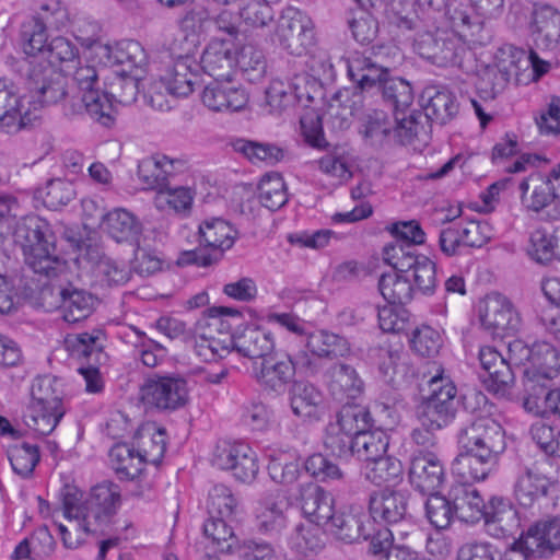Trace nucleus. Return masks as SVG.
I'll return each mask as SVG.
<instances>
[{
	"mask_svg": "<svg viewBox=\"0 0 560 560\" xmlns=\"http://www.w3.org/2000/svg\"><path fill=\"white\" fill-rule=\"evenodd\" d=\"M453 31L435 30L418 33L415 38L417 54L438 67H463L468 55L466 42L474 45H487L491 32L481 18L472 15L465 8H454L446 12Z\"/></svg>",
	"mask_w": 560,
	"mask_h": 560,
	"instance_id": "nucleus-1",
	"label": "nucleus"
},
{
	"mask_svg": "<svg viewBox=\"0 0 560 560\" xmlns=\"http://www.w3.org/2000/svg\"><path fill=\"white\" fill-rule=\"evenodd\" d=\"M13 241L22 248L25 264L35 272L55 277L61 265L51 225L38 215L22 218L14 225Z\"/></svg>",
	"mask_w": 560,
	"mask_h": 560,
	"instance_id": "nucleus-2",
	"label": "nucleus"
},
{
	"mask_svg": "<svg viewBox=\"0 0 560 560\" xmlns=\"http://www.w3.org/2000/svg\"><path fill=\"white\" fill-rule=\"evenodd\" d=\"M421 118L420 110H412L408 116L394 115L392 119L382 109H370L359 119V133L364 143L373 149L411 144L425 133Z\"/></svg>",
	"mask_w": 560,
	"mask_h": 560,
	"instance_id": "nucleus-3",
	"label": "nucleus"
},
{
	"mask_svg": "<svg viewBox=\"0 0 560 560\" xmlns=\"http://www.w3.org/2000/svg\"><path fill=\"white\" fill-rule=\"evenodd\" d=\"M22 68H25V85L35 110L59 102H63V108L69 103L73 95L69 80L51 63L24 61Z\"/></svg>",
	"mask_w": 560,
	"mask_h": 560,
	"instance_id": "nucleus-4",
	"label": "nucleus"
},
{
	"mask_svg": "<svg viewBox=\"0 0 560 560\" xmlns=\"http://www.w3.org/2000/svg\"><path fill=\"white\" fill-rule=\"evenodd\" d=\"M79 95H72L65 104L63 114L69 117L83 113L104 127L109 128L112 122V105L98 88V74L93 66L79 67L73 75Z\"/></svg>",
	"mask_w": 560,
	"mask_h": 560,
	"instance_id": "nucleus-5",
	"label": "nucleus"
},
{
	"mask_svg": "<svg viewBox=\"0 0 560 560\" xmlns=\"http://www.w3.org/2000/svg\"><path fill=\"white\" fill-rule=\"evenodd\" d=\"M522 63L533 68L534 79L537 80L549 71V62L541 60L538 55L530 50L526 56L522 49L509 47V50H501V57L494 67L485 70L479 80L478 89L488 97H495L502 92L512 77L518 75Z\"/></svg>",
	"mask_w": 560,
	"mask_h": 560,
	"instance_id": "nucleus-6",
	"label": "nucleus"
},
{
	"mask_svg": "<svg viewBox=\"0 0 560 560\" xmlns=\"http://www.w3.org/2000/svg\"><path fill=\"white\" fill-rule=\"evenodd\" d=\"M430 395L419 407L418 417L428 431L441 430L448 425L457 412V389L455 385L441 373L429 381Z\"/></svg>",
	"mask_w": 560,
	"mask_h": 560,
	"instance_id": "nucleus-7",
	"label": "nucleus"
},
{
	"mask_svg": "<svg viewBox=\"0 0 560 560\" xmlns=\"http://www.w3.org/2000/svg\"><path fill=\"white\" fill-rule=\"evenodd\" d=\"M384 261L394 269L408 273L415 293L420 292L423 295H431L436 288V267L435 264L425 255L416 252L405 250V247L398 245H386L383 250Z\"/></svg>",
	"mask_w": 560,
	"mask_h": 560,
	"instance_id": "nucleus-8",
	"label": "nucleus"
},
{
	"mask_svg": "<svg viewBox=\"0 0 560 560\" xmlns=\"http://www.w3.org/2000/svg\"><path fill=\"white\" fill-rule=\"evenodd\" d=\"M69 15L67 8L59 0L43 3L36 15L21 25V38L25 54L42 51L48 39V30H60L67 25Z\"/></svg>",
	"mask_w": 560,
	"mask_h": 560,
	"instance_id": "nucleus-9",
	"label": "nucleus"
},
{
	"mask_svg": "<svg viewBox=\"0 0 560 560\" xmlns=\"http://www.w3.org/2000/svg\"><path fill=\"white\" fill-rule=\"evenodd\" d=\"M314 28L312 19L305 12L287 7L277 21L275 36L283 49L299 56L315 46Z\"/></svg>",
	"mask_w": 560,
	"mask_h": 560,
	"instance_id": "nucleus-10",
	"label": "nucleus"
},
{
	"mask_svg": "<svg viewBox=\"0 0 560 560\" xmlns=\"http://www.w3.org/2000/svg\"><path fill=\"white\" fill-rule=\"evenodd\" d=\"M410 492L402 489L383 488L373 491L369 497V513L374 522L385 524V528L412 527L409 513Z\"/></svg>",
	"mask_w": 560,
	"mask_h": 560,
	"instance_id": "nucleus-11",
	"label": "nucleus"
},
{
	"mask_svg": "<svg viewBox=\"0 0 560 560\" xmlns=\"http://www.w3.org/2000/svg\"><path fill=\"white\" fill-rule=\"evenodd\" d=\"M459 450H472L500 458L506 448L505 432L489 417H480L463 425L457 432Z\"/></svg>",
	"mask_w": 560,
	"mask_h": 560,
	"instance_id": "nucleus-12",
	"label": "nucleus"
},
{
	"mask_svg": "<svg viewBox=\"0 0 560 560\" xmlns=\"http://www.w3.org/2000/svg\"><path fill=\"white\" fill-rule=\"evenodd\" d=\"M121 504L120 487L105 480L94 486L83 502V525L85 533H95L107 526Z\"/></svg>",
	"mask_w": 560,
	"mask_h": 560,
	"instance_id": "nucleus-13",
	"label": "nucleus"
},
{
	"mask_svg": "<svg viewBox=\"0 0 560 560\" xmlns=\"http://www.w3.org/2000/svg\"><path fill=\"white\" fill-rule=\"evenodd\" d=\"M187 381L179 375L149 377L140 388L144 406L161 411H174L188 402Z\"/></svg>",
	"mask_w": 560,
	"mask_h": 560,
	"instance_id": "nucleus-14",
	"label": "nucleus"
},
{
	"mask_svg": "<svg viewBox=\"0 0 560 560\" xmlns=\"http://www.w3.org/2000/svg\"><path fill=\"white\" fill-rule=\"evenodd\" d=\"M296 363L284 351H272L261 361L253 362V377L267 392L283 394L294 380Z\"/></svg>",
	"mask_w": 560,
	"mask_h": 560,
	"instance_id": "nucleus-15",
	"label": "nucleus"
},
{
	"mask_svg": "<svg viewBox=\"0 0 560 560\" xmlns=\"http://www.w3.org/2000/svg\"><path fill=\"white\" fill-rule=\"evenodd\" d=\"M481 326L493 338L514 335L521 327V316L512 302L500 293L488 295L480 314Z\"/></svg>",
	"mask_w": 560,
	"mask_h": 560,
	"instance_id": "nucleus-16",
	"label": "nucleus"
},
{
	"mask_svg": "<svg viewBox=\"0 0 560 560\" xmlns=\"http://www.w3.org/2000/svg\"><path fill=\"white\" fill-rule=\"evenodd\" d=\"M549 174L534 172L523 178L518 185L521 203L530 212L542 213L547 220V211L559 206L560 191Z\"/></svg>",
	"mask_w": 560,
	"mask_h": 560,
	"instance_id": "nucleus-17",
	"label": "nucleus"
},
{
	"mask_svg": "<svg viewBox=\"0 0 560 560\" xmlns=\"http://www.w3.org/2000/svg\"><path fill=\"white\" fill-rule=\"evenodd\" d=\"M212 464L220 469L231 470L242 482H252L259 469L255 452L243 443L218 445Z\"/></svg>",
	"mask_w": 560,
	"mask_h": 560,
	"instance_id": "nucleus-18",
	"label": "nucleus"
},
{
	"mask_svg": "<svg viewBox=\"0 0 560 560\" xmlns=\"http://www.w3.org/2000/svg\"><path fill=\"white\" fill-rule=\"evenodd\" d=\"M424 113L421 121L424 125L425 136L429 121L445 125L451 121L459 110V104L455 94L443 85H428L423 89L419 98Z\"/></svg>",
	"mask_w": 560,
	"mask_h": 560,
	"instance_id": "nucleus-19",
	"label": "nucleus"
},
{
	"mask_svg": "<svg viewBox=\"0 0 560 560\" xmlns=\"http://www.w3.org/2000/svg\"><path fill=\"white\" fill-rule=\"evenodd\" d=\"M368 357L378 366L382 380L398 388L413 377V371L399 349H393L389 345H377L370 347Z\"/></svg>",
	"mask_w": 560,
	"mask_h": 560,
	"instance_id": "nucleus-20",
	"label": "nucleus"
},
{
	"mask_svg": "<svg viewBox=\"0 0 560 560\" xmlns=\"http://www.w3.org/2000/svg\"><path fill=\"white\" fill-rule=\"evenodd\" d=\"M408 477L417 491L429 494L438 491L444 483L446 475L438 455L420 451L411 457Z\"/></svg>",
	"mask_w": 560,
	"mask_h": 560,
	"instance_id": "nucleus-21",
	"label": "nucleus"
},
{
	"mask_svg": "<svg viewBox=\"0 0 560 560\" xmlns=\"http://www.w3.org/2000/svg\"><path fill=\"white\" fill-rule=\"evenodd\" d=\"M348 75L361 94L378 93L389 69L378 65L365 54L355 52L347 61Z\"/></svg>",
	"mask_w": 560,
	"mask_h": 560,
	"instance_id": "nucleus-22",
	"label": "nucleus"
},
{
	"mask_svg": "<svg viewBox=\"0 0 560 560\" xmlns=\"http://www.w3.org/2000/svg\"><path fill=\"white\" fill-rule=\"evenodd\" d=\"M38 116L31 110L20 109V98L13 82L0 79V128L7 133H15L33 126Z\"/></svg>",
	"mask_w": 560,
	"mask_h": 560,
	"instance_id": "nucleus-23",
	"label": "nucleus"
},
{
	"mask_svg": "<svg viewBox=\"0 0 560 560\" xmlns=\"http://www.w3.org/2000/svg\"><path fill=\"white\" fill-rule=\"evenodd\" d=\"M201 100L213 112H238L247 105L248 94L232 80H213L205 86Z\"/></svg>",
	"mask_w": 560,
	"mask_h": 560,
	"instance_id": "nucleus-24",
	"label": "nucleus"
},
{
	"mask_svg": "<svg viewBox=\"0 0 560 560\" xmlns=\"http://www.w3.org/2000/svg\"><path fill=\"white\" fill-rule=\"evenodd\" d=\"M236 52L232 43L212 39L200 59V68L213 80H232L235 72Z\"/></svg>",
	"mask_w": 560,
	"mask_h": 560,
	"instance_id": "nucleus-25",
	"label": "nucleus"
},
{
	"mask_svg": "<svg viewBox=\"0 0 560 560\" xmlns=\"http://www.w3.org/2000/svg\"><path fill=\"white\" fill-rule=\"evenodd\" d=\"M532 33L538 48H555L560 43V12L549 4H535Z\"/></svg>",
	"mask_w": 560,
	"mask_h": 560,
	"instance_id": "nucleus-26",
	"label": "nucleus"
},
{
	"mask_svg": "<svg viewBox=\"0 0 560 560\" xmlns=\"http://www.w3.org/2000/svg\"><path fill=\"white\" fill-rule=\"evenodd\" d=\"M526 548L548 558L560 549V515L532 525L524 534Z\"/></svg>",
	"mask_w": 560,
	"mask_h": 560,
	"instance_id": "nucleus-27",
	"label": "nucleus"
},
{
	"mask_svg": "<svg viewBox=\"0 0 560 560\" xmlns=\"http://www.w3.org/2000/svg\"><path fill=\"white\" fill-rule=\"evenodd\" d=\"M192 49L188 48L185 56H179L172 68L162 77V82L170 94L185 97L192 93L198 83V65L189 57Z\"/></svg>",
	"mask_w": 560,
	"mask_h": 560,
	"instance_id": "nucleus-28",
	"label": "nucleus"
},
{
	"mask_svg": "<svg viewBox=\"0 0 560 560\" xmlns=\"http://www.w3.org/2000/svg\"><path fill=\"white\" fill-rule=\"evenodd\" d=\"M300 497L304 515L312 523L324 528L336 512L331 494L322 487L310 483L301 489Z\"/></svg>",
	"mask_w": 560,
	"mask_h": 560,
	"instance_id": "nucleus-29",
	"label": "nucleus"
},
{
	"mask_svg": "<svg viewBox=\"0 0 560 560\" xmlns=\"http://www.w3.org/2000/svg\"><path fill=\"white\" fill-rule=\"evenodd\" d=\"M450 495L458 520L475 523L485 516L486 502L471 485L467 482L454 485L450 489Z\"/></svg>",
	"mask_w": 560,
	"mask_h": 560,
	"instance_id": "nucleus-30",
	"label": "nucleus"
},
{
	"mask_svg": "<svg viewBox=\"0 0 560 560\" xmlns=\"http://www.w3.org/2000/svg\"><path fill=\"white\" fill-rule=\"evenodd\" d=\"M235 351L253 362L261 361L275 351L272 334L259 326H246L235 336Z\"/></svg>",
	"mask_w": 560,
	"mask_h": 560,
	"instance_id": "nucleus-31",
	"label": "nucleus"
},
{
	"mask_svg": "<svg viewBox=\"0 0 560 560\" xmlns=\"http://www.w3.org/2000/svg\"><path fill=\"white\" fill-rule=\"evenodd\" d=\"M328 388L338 401L358 398L364 390V382L357 370L346 363H335L328 370Z\"/></svg>",
	"mask_w": 560,
	"mask_h": 560,
	"instance_id": "nucleus-32",
	"label": "nucleus"
},
{
	"mask_svg": "<svg viewBox=\"0 0 560 560\" xmlns=\"http://www.w3.org/2000/svg\"><path fill=\"white\" fill-rule=\"evenodd\" d=\"M482 518L488 526H493L494 530L500 532L502 536L514 535L521 524L518 512L512 502L500 495L489 499Z\"/></svg>",
	"mask_w": 560,
	"mask_h": 560,
	"instance_id": "nucleus-33",
	"label": "nucleus"
},
{
	"mask_svg": "<svg viewBox=\"0 0 560 560\" xmlns=\"http://www.w3.org/2000/svg\"><path fill=\"white\" fill-rule=\"evenodd\" d=\"M104 231L117 243H137L142 233V224L130 211L117 208L103 218Z\"/></svg>",
	"mask_w": 560,
	"mask_h": 560,
	"instance_id": "nucleus-34",
	"label": "nucleus"
},
{
	"mask_svg": "<svg viewBox=\"0 0 560 560\" xmlns=\"http://www.w3.org/2000/svg\"><path fill=\"white\" fill-rule=\"evenodd\" d=\"M60 304L58 308L67 323H78L88 318L95 305V298L88 291L72 285L61 288L58 292Z\"/></svg>",
	"mask_w": 560,
	"mask_h": 560,
	"instance_id": "nucleus-35",
	"label": "nucleus"
},
{
	"mask_svg": "<svg viewBox=\"0 0 560 560\" xmlns=\"http://www.w3.org/2000/svg\"><path fill=\"white\" fill-rule=\"evenodd\" d=\"M288 504L278 494H268L259 503L257 528L261 534L277 537L287 526L285 510Z\"/></svg>",
	"mask_w": 560,
	"mask_h": 560,
	"instance_id": "nucleus-36",
	"label": "nucleus"
},
{
	"mask_svg": "<svg viewBox=\"0 0 560 560\" xmlns=\"http://www.w3.org/2000/svg\"><path fill=\"white\" fill-rule=\"evenodd\" d=\"M499 458L472 450H460L454 469L467 480H486L498 467Z\"/></svg>",
	"mask_w": 560,
	"mask_h": 560,
	"instance_id": "nucleus-37",
	"label": "nucleus"
},
{
	"mask_svg": "<svg viewBox=\"0 0 560 560\" xmlns=\"http://www.w3.org/2000/svg\"><path fill=\"white\" fill-rule=\"evenodd\" d=\"M323 530L347 544H352L360 538L371 540L373 536V534L365 528L363 516L351 512H335Z\"/></svg>",
	"mask_w": 560,
	"mask_h": 560,
	"instance_id": "nucleus-38",
	"label": "nucleus"
},
{
	"mask_svg": "<svg viewBox=\"0 0 560 560\" xmlns=\"http://www.w3.org/2000/svg\"><path fill=\"white\" fill-rule=\"evenodd\" d=\"M140 80L135 74H129L125 70L116 73L110 80L106 90H102V94L106 96V102L112 105V122L110 127L116 120V104L130 105L136 102L139 93Z\"/></svg>",
	"mask_w": 560,
	"mask_h": 560,
	"instance_id": "nucleus-39",
	"label": "nucleus"
},
{
	"mask_svg": "<svg viewBox=\"0 0 560 560\" xmlns=\"http://www.w3.org/2000/svg\"><path fill=\"white\" fill-rule=\"evenodd\" d=\"M199 235L201 245L213 252L219 250L222 255L224 250L233 246L237 231L228 221L212 218L199 225Z\"/></svg>",
	"mask_w": 560,
	"mask_h": 560,
	"instance_id": "nucleus-40",
	"label": "nucleus"
},
{
	"mask_svg": "<svg viewBox=\"0 0 560 560\" xmlns=\"http://www.w3.org/2000/svg\"><path fill=\"white\" fill-rule=\"evenodd\" d=\"M378 93H381L383 102L393 108L394 115L398 116H407L406 112L415 100L410 82L400 77H393L390 73L385 79Z\"/></svg>",
	"mask_w": 560,
	"mask_h": 560,
	"instance_id": "nucleus-41",
	"label": "nucleus"
},
{
	"mask_svg": "<svg viewBox=\"0 0 560 560\" xmlns=\"http://www.w3.org/2000/svg\"><path fill=\"white\" fill-rule=\"evenodd\" d=\"M370 551L377 560H424L411 548L394 545V529L381 528L373 533Z\"/></svg>",
	"mask_w": 560,
	"mask_h": 560,
	"instance_id": "nucleus-42",
	"label": "nucleus"
},
{
	"mask_svg": "<svg viewBox=\"0 0 560 560\" xmlns=\"http://www.w3.org/2000/svg\"><path fill=\"white\" fill-rule=\"evenodd\" d=\"M305 348L318 358H338L350 353L351 347L343 336L319 330L308 334L305 340Z\"/></svg>",
	"mask_w": 560,
	"mask_h": 560,
	"instance_id": "nucleus-43",
	"label": "nucleus"
},
{
	"mask_svg": "<svg viewBox=\"0 0 560 560\" xmlns=\"http://www.w3.org/2000/svg\"><path fill=\"white\" fill-rule=\"evenodd\" d=\"M112 467L119 479L133 480L143 470L145 462L133 447L126 443L114 445L109 451Z\"/></svg>",
	"mask_w": 560,
	"mask_h": 560,
	"instance_id": "nucleus-44",
	"label": "nucleus"
},
{
	"mask_svg": "<svg viewBox=\"0 0 560 560\" xmlns=\"http://www.w3.org/2000/svg\"><path fill=\"white\" fill-rule=\"evenodd\" d=\"M550 482L540 474L526 469L516 479L514 495L517 502L524 508H532L537 501L548 493Z\"/></svg>",
	"mask_w": 560,
	"mask_h": 560,
	"instance_id": "nucleus-45",
	"label": "nucleus"
},
{
	"mask_svg": "<svg viewBox=\"0 0 560 560\" xmlns=\"http://www.w3.org/2000/svg\"><path fill=\"white\" fill-rule=\"evenodd\" d=\"M290 395L294 415L301 418H318L323 395L313 384L304 381L294 382Z\"/></svg>",
	"mask_w": 560,
	"mask_h": 560,
	"instance_id": "nucleus-46",
	"label": "nucleus"
},
{
	"mask_svg": "<svg viewBox=\"0 0 560 560\" xmlns=\"http://www.w3.org/2000/svg\"><path fill=\"white\" fill-rule=\"evenodd\" d=\"M378 290L382 296L392 305L406 304L413 299L415 294L409 275L396 269L381 276Z\"/></svg>",
	"mask_w": 560,
	"mask_h": 560,
	"instance_id": "nucleus-47",
	"label": "nucleus"
},
{
	"mask_svg": "<svg viewBox=\"0 0 560 560\" xmlns=\"http://www.w3.org/2000/svg\"><path fill=\"white\" fill-rule=\"evenodd\" d=\"M334 423L343 432L358 438L372 429L373 418L366 407L347 401L338 411Z\"/></svg>",
	"mask_w": 560,
	"mask_h": 560,
	"instance_id": "nucleus-48",
	"label": "nucleus"
},
{
	"mask_svg": "<svg viewBox=\"0 0 560 560\" xmlns=\"http://www.w3.org/2000/svg\"><path fill=\"white\" fill-rule=\"evenodd\" d=\"M235 152L244 155L252 163L266 162L276 164L283 160L284 151L277 144L247 139H236L232 142Z\"/></svg>",
	"mask_w": 560,
	"mask_h": 560,
	"instance_id": "nucleus-49",
	"label": "nucleus"
},
{
	"mask_svg": "<svg viewBox=\"0 0 560 560\" xmlns=\"http://www.w3.org/2000/svg\"><path fill=\"white\" fill-rule=\"evenodd\" d=\"M558 238L546 229L534 230L529 235L527 255L541 266H549L558 260Z\"/></svg>",
	"mask_w": 560,
	"mask_h": 560,
	"instance_id": "nucleus-50",
	"label": "nucleus"
},
{
	"mask_svg": "<svg viewBox=\"0 0 560 560\" xmlns=\"http://www.w3.org/2000/svg\"><path fill=\"white\" fill-rule=\"evenodd\" d=\"M235 67L240 69L245 80L256 83L266 75L267 60L260 48L246 44L236 54Z\"/></svg>",
	"mask_w": 560,
	"mask_h": 560,
	"instance_id": "nucleus-51",
	"label": "nucleus"
},
{
	"mask_svg": "<svg viewBox=\"0 0 560 560\" xmlns=\"http://www.w3.org/2000/svg\"><path fill=\"white\" fill-rule=\"evenodd\" d=\"M75 197V189L71 182L61 178L50 179L45 187L35 190V198L40 199L50 210H59Z\"/></svg>",
	"mask_w": 560,
	"mask_h": 560,
	"instance_id": "nucleus-52",
	"label": "nucleus"
},
{
	"mask_svg": "<svg viewBox=\"0 0 560 560\" xmlns=\"http://www.w3.org/2000/svg\"><path fill=\"white\" fill-rule=\"evenodd\" d=\"M354 445L353 456L369 464L387 453L389 436L383 430L370 429L354 440Z\"/></svg>",
	"mask_w": 560,
	"mask_h": 560,
	"instance_id": "nucleus-53",
	"label": "nucleus"
},
{
	"mask_svg": "<svg viewBox=\"0 0 560 560\" xmlns=\"http://www.w3.org/2000/svg\"><path fill=\"white\" fill-rule=\"evenodd\" d=\"M425 516L436 529H447L456 517L450 493L432 492L424 503Z\"/></svg>",
	"mask_w": 560,
	"mask_h": 560,
	"instance_id": "nucleus-54",
	"label": "nucleus"
},
{
	"mask_svg": "<svg viewBox=\"0 0 560 560\" xmlns=\"http://www.w3.org/2000/svg\"><path fill=\"white\" fill-rule=\"evenodd\" d=\"M7 454L13 471L22 478L31 477L40 460L39 447L26 442L10 446Z\"/></svg>",
	"mask_w": 560,
	"mask_h": 560,
	"instance_id": "nucleus-55",
	"label": "nucleus"
},
{
	"mask_svg": "<svg viewBox=\"0 0 560 560\" xmlns=\"http://www.w3.org/2000/svg\"><path fill=\"white\" fill-rule=\"evenodd\" d=\"M232 521L233 518L209 515L203 524L205 536L211 539L220 552H232L237 541L231 525Z\"/></svg>",
	"mask_w": 560,
	"mask_h": 560,
	"instance_id": "nucleus-56",
	"label": "nucleus"
},
{
	"mask_svg": "<svg viewBox=\"0 0 560 560\" xmlns=\"http://www.w3.org/2000/svg\"><path fill=\"white\" fill-rule=\"evenodd\" d=\"M402 464L387 454L365 465V478L376 486L396 482L402 476Z\"/></svg>",
	"mask_w": 560,
	"mask_h": 560,
	"instance_id": "nucleus-57",
	"label": "nucleus"
},
{
	"mask_svg": "<svg viewBox=\"0 0 560 560\" xmlns=\"http://www.w3.org/2000/svg\"><path fill=\"white\" fill-rule=\"evenodd\" d=\"M164 436L165 430L156 428L154 424L143 425L136 432V439H149L147 443H142V445H140L141 448L139 450L145 464L150 463L153 465H159L162 462L166 451V442Z\"/></svg>",
	"mask_w": 560,
	"mask_h": 560,
	"instance_id": "nucleus-58",
	"label": "nucleus"
},
{
	"mask_svg": "<svg viewBox=\"0 0 560 560\" xmlns=\"http://www.w3.org/2000/svg\"><path fill=\"white\" fill-rule=\"evenodd\" d=\"M63 409H48L44 405L30 404L24 415L25 424L42 435L51 433L60 419L63 417Z\"/></svg>",
	"mask_w": 560,
	"mask_h": 560,
	"instance_id": "nucleus-59",
	"label": "nucleus"
},
{
	"mask_svg": "<svg viewBox=\"0 0 560 560\" xmlns=\"http://www.w3.org/2000/svg\"><path fill=\"white\" fill-rule=\"evenodd\" d=\"M532 366L537 370L538 376L555 377L560 371V350L547 341L534 342Z\"/></svg>",
	"mask_w": 560,
	"mask_h": 560,
	"instance_id": "nucleus-60",
	"label": "nucleus"
},
{
	"mask_svg": "<svg viewBox=\"0 0 560 560\" xmlns=\"http://www.w3.org/2000/svg\"><path fill=\"white\" fill-rule=\"evenodd\" d=\"M259 202L271 211L288 202L287 185L279 174L264 177L258 185Z\"/></svg>",
	"mask_w": 560,
	"mask_h": 560,
	"instance_id": "nucleus-61",
	"label": "nucleus"
},
{
	"mask_svg": "<svg viewBox=\"0 0 560 560\" xmlns=\"http://www.w3.org/2000/svg\"><path fill=\"white\" fill-rule=\"evenodd\" d=\"M194 195L187 187L177 186L162 189L156 194L154 203L159 210H172L175 213H186L191 209Z\"/></svg>",
	"mask_w": 560,
	"mask_h": 560,
	"instance_id": "nucleus-62",
	"label": "nucleus"
},
{
	"mask_svg": "<svg viewBox=\"0 0 560 560\" xmlns=\"http://www.w3.org/2000/svg\"><path fill=\"white\" fill-rule=\"evenodd\" d=\"M529 434L541 452L551 457H560L559 425H551L540 420L530 425Z\"/></svg>",
	"mask_w": 560,
	"mask_h": 560,
	"instance_id": "nucleus-63",
	"label": "nucleus"
},
{
	"mask_svg": "<svg viewBox=\"0 0 560 560\" xmlns=\"http://www.w3.org/2000/svg\"><path fill=\"white\" fill-rule=\"evenodd\" d=\"M353 435L343 432L340 427L330 422L325 430L324 446L334 456L349 459L353 456L355 445Z\"/></svg>",
	"mask_w": 560,
	"mask_h": 560,
	"instance_id": "nucleus-64",
	"label": "nucleus"
}]
</instances>
